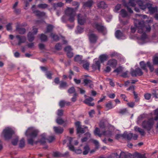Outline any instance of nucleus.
Listing matches in <instances>:
<instances>
[{
	"mask_svg": "<svg viewBox=\"0 0 158 158\" xmlns=\"http://www.w3.org/2000/svg\"><path fill=\"white\" fill-rule=\"evenodd\" d=\"M92 27L96 30L99 33H102L103 35H105L107 32L106 27L101 23L94 22L91 24Z\"/></svg>",
	"mask_w": 158,
	"mask_h": 158,
	"instance_id": "1",
	"label": "nucleus"
},
{
	"mask_svg": "<svg viewBox=\"0 0 158 158\" xmlns=\"http://www.w3.org/2000/svg\"><path fill=\"white\" fill-rule=\"evenodd\" d=\"M15 133L14 131L11 128L7 127L3 130L2 134L5 140H9Z\"/></svg>",
	"mask_w": 158,
	"mask_h": 158,
	"instance_id": "2",
	"label": "nucleus"
},
{
	"mask_svg": "<svg viewBox=\"0 0 158 158\" xmlns=\"http://www.w3.org/2000/svg\"><path fill=\"white\" fill-rule=\"evenodd\" d=\"M39 131L33 127L28 128L25 132V135L27 137L35 138L38 135Z\"/></svg>",
	"mask_w": 158,
	"mask_h": 158,
	"instance_id": "3",
	"label": "nucleus"
},
{
	"mask_svg": "<svg viewBox=\"0 0 158 158\" xmlns=\"http://www.w3.org/2000/svg\"><path fill=\"white\" fill-rule=\"evenodd\" d=\"M154 123L153 118H150L148 120L143 121L142 123V127L148 131H150L152 128Z\"/></svg>",
	"mask_w": 158,
	"mask_h": 158,
	"instance_id": "4",
	"label": "nucleus"
},
{
	"mask_svg": "<svg viewBox=\"0 0 158 158\" xmlns=\"http://www.w3.org/2000/svg\"><path fill=\"white\" fill-rule=\"evenodd\" d=\"M139 65L141 69L147 73L148 72V70L146 68V66H147L149 68L151 72H153L154 70L153 65L149 61H148L146 64H145L144 61H141L139 63Z\"/></svg>",
	"mask_w": 158,
	"mask_h": 158,
	"instance_id": "5",
	"label": "nucleus"
},
{
	"mask_svg": "<svg viewBox=\"0 0 158 158\" xmlns=\"http://www.w3.org/2000/svg\"><path fill=\"white\" fill-rule=\"evenodd\" d=\"M134 23V25L137 27L138 32L139 33H143L145 31V25L143 21H136Z\"/></svg>",
	"mask_w": 158,
	"mask_h": 158,
	"instance_id": "6",
	"label": "nucleus"
},
{
	"mask_svg": "<svg viewBox=\"0 0 158 158\" xmlns=\"http://www.w3.org/2000/svg\"><path fill=\"white\" fill-rule=\"evenodd\" d=\"M127 155L122 152L119 156H118L117 153H114L110 155L107 158H127Z\"/></svg>",
	"mask_w": 158,
	"mask_h": 158,
	"instance_id": "7",
	"label": "nucleus"
},
{
	"mask_svg": "<svg viewBox=\"0 0 158 158\" xmlns=\"http://www.w3.org/2000/svg\"><path fill=\"white\" fill-rule=\"evenodd\" d=\"M143 73L139 68H136L135 70H133L131 72V74L132 77H136L137 76H141Z\"/></svg>",
	"mask_w": 158,
	"mask_h": 158,
	"instance_id": "8",
	"label": "nucleus"
},
{
	"mask_svg": "<svg viewBox=\"0 0 158 158\" xmlns=\"http://www.w3.org/2000/svg\"><path fill=\"white\" fill-rule=\"evenodd\" d=\"M75 125L77 128V134H83L85 132L84 128L81 127V123L80 122L77 121L76 122Z\"/></svg>",
	"mask_w": 158,
	"mask_h": 158,
	"instance_id": "9",
	"label": "nucleus"
},
{
	"mask_svg": "<svg viewBox=\"0 0 158 158\" xmlns=\"http://www.w3.org/2000/svg\"><path fill=\"white\" fill-rule=\"evenodd\" d=\"M89 40L90 43L95 44L98 39V36L94 33H91L88 35Z\"/></svg>",
	"mask_w": 158,
	"mask_h": 158,
	"instance_id": "10",
	"label": "nucleus"
},
{
	"mask_svg": "<svg viewBox=\"0 0 158 158\" xmlns=\"http://www.w3.org/2000/svg\"><path fill=\"white\" fill-rule=\"evenodd\" d=\"M107 65H109L112 68H116L117 64V60L114 59H112L109 60L107 63Z\"/></svg>",
	"mask_w": 158,
	"mask_h": 158,
	"instance_id": "11",
	"label": "nucleus"
},
{
	"mask_svg": "<svg viewBox=\"0 0 158 158\" xmlns=\"http://www.w3.org/2000/svg\"><path fill=\"white\" fill-rule=\"evenodd\" d=\"M81 15V14L78 15V22L80 25H83L86 22V18L85 16Z\"/></svg>",
	"mask_w": 158,
	"mask_h": 158,
	"instance_id": "12",
	"label": "nucleus"
},
{
	"mask_svg": "<svg viewBox=\"0 0 158 158\" xmlns=\"http://www.w3.org/2000/svg\"><path fill=\"white\" fill-rule=\"evenodd\" d=\"M147 8L151 14H153L157 11V9L156 7H152V5L149 3H147Z\"/></svg>",
	"mask_w": 158,
	"mask_h": 158,
	"instance_id": "13",
	"label": "nucleus"
},
{
	"mask_svg": "<svg viewBox=\"0 0 158 158\" xmlns=\"http://www.w3.org/2000/svg\"><path fill=\"white\" fill-rule=\"evenodd\" d=\"M17 39L18 40V45H20L22 43H24L26 41V38L24 36H20L19 35H17L16 36Z\"/></svg>",
	"mask_w": 158,
	"mask_h": 158,
	"instance_id": "14",
	"label": "nucleus"
},
{
	"mask_svg": "<svg viewBox=\"0 0 158 158\" xmlns=\"http://www.w3.org/2000/svg\"><path fill=\"white\" fill-rule=\"evenodd\" d=\"M137 3L141 9L144 10L147 8V3L145 4L143 1L141 0L138 1Z\"/></svg>",
	"mask_w": 158,
	"mask_h": 158,
	"instance_id": "15",
	"label": "nucleus"
},
{
	"mask_svg": "<svg viewBox=\"0 0 158 158\" xmlns=\"http://www.w3.org/2000/svg\"><path fill=\"white\" fill-rule=\"evenodd\" d=\"M33 13L38 17H44L45 15L44 12L40 11L38 10H33Z\"/></svg>",
	"mask_w": 158,
	"mask_h": 158,
	"instance_id": "16",
	"label": "nucleus"
},
{
	"mask_svg": "<svg viewBox=\"0 0 158 158\" xmlns=\"http://www.w3.org/2000/svg\"><path fill=\"white\" fill-rule=\"evenodd\" d=\"M94 99L91 97H89L86 98L84 101V102L89 106H93L94 105V103H91L93 101Z\"/></svg>",
	"mask_w": 158,
	"mask_h": 158,
	"instance_id": "17",
	"label": "nucleus"
},
{
	"mask_svg": "<svg viewBox=\"0 0 158 158\" xmlns=\"http://www.w3.org/2000/svg\"><path fill=\"white\" fill-rule=\"evenodd\" d=\"M123 138L127 139L128 140H131L133 137V133H130L128 134L127 131H125L123 134Z\"/></svg>",
	"mask_w": 158,
	"mask_h": 158,
	"instance_id": "18",
	"label": "nucleus"
},
{
	"mask_svg": "<svg viewBox=\"0 0 158 158\" xmlns=\"http://www.w3.org/2000/svg\"><path fill=\"white\" fill-rule=\"evenodd\" d=\"M53 129L55 132L56 134H61L64 131L63 128L60 127H54Z\"/></svg>",
	"mask_w": 158,
	"mask_h": 158,
	"instance_id": "19",
	"label": "nucleus"
},
{
	"mask_svg": "<svg viewBox=\"0 0 158 158\" xmlns=\"http://www.w3.org/2000/svg\"><path fill=\"white\" fill-rule=\"evenodd\" d=\"M40 139L38 140V142L41 144H44L45 143L46 140V135L44 133L41 134L40 135Z\"/></svg>",
	"mask_w": 158,
	"mask_h": 158,
	"instance_id": "20",
	"label": "nucleus"
},
{
	"mask_svg": "<svg viewBox=\"0 0 158 158\" xmlns=\"http://www.w3.org/2000/svg\"><path fill=\"white\" fill-rule=\"evenodd\" d=\"M135 131L138 132L142 136H144L145 135V132L144 130L138 126H135L134 128Z\"/></svg>",
	"mask_w": 158,
	"mask_h": 158,
	"instance_id": "21",
	"label": "nucleus"
},
{
	"mask_svg": "<svg viewBox=\"0 0 158 158\" xmlns=\"http://www.w3.org/2000/svg\"><path fill=\"white\" fill-rule=\"evenodd\" d=\"M16 30L20 34H24L26 32L25 28L20 27V24L19 23L16 26Z\"/></svg>",
	"mask_w": 158,
	"mask_h": 158,
	"instance_id": "22",
	"label": "nucleus"
},
{
	"mask_svg": "<svg viewBox=\"0 0 158 158\" xmlns=\"http://www.w3.org/2000/svg\"><path fill=\"white\" fill-rule=\"evenodd\" d=\"M101 67L100 63L99 61H97L95 63L92 64V69L94 70H96L98 69L100 71Z\"/></svg>",
	"mask_w": 158,
	"mask_h": 158,
	"instance_id": "23",
	"label": "nucleus"
},
{
	"mask_svg": "<svg viewBox=\"0 0 158 158\" xmlns=\"http://www.w3.org/2000/svg\"><path fill=\"white\" fill-rule=\"evenodd\" d=\"M81 64H82L83 67L86 70H88L89 67V62L86 60H83L82 61L81 63Z\"/></svg>",
	"mask_w": 158,
	"mask_h": 158,
	"instance_id": "24",
	"label": "nucleus"
},
{
	"mask_svg": "<svg viewBox=\"0 0 158 158\" xmlns=\"http://www.w3.org/2000/svg\"><path fill=\"white\" fill-rule=\"evenodd\" d=\"M65 14L68 16L74 15V11L73 9L68 8L65 11Z\"/></svg>",
	"mask_w": 158,
	"mask_h": 158,
	"instance_id": "25",
	"label": "nucleus"
},
{
	"mask_svg": "<svg viewBox=\"0 0 158 158\" xmlns=\"http://www.w3.org/2000/svg\"><path fill=\"white\" fill-rule=\"evenodd\" d=\"M115 35L116 38L118 39H121L124 37L123 33L119 30H117L115 32Z\"/></svg>",
	"mask_w": 158,
	"mask_h": 158,
	"instance_id": "26",
	"label": "nucleus"
},
{
	"mask_svg": "<svg viewBox=\"0 0 158 158\" xmlns=\"http://www.w3.org/2000/svg\"><path fill=\"white\" fill-rule=\"evenodd\" d=\"M108 58V56L105 54L101 55L99 57V59L101 62L102 63L106 61Z\"/></svg>",
	"mask_w": 158,
	"mask_h": 158,
	"instance_id": "27",
	"label": "nucleus"
},
{
	"mask_svg": "<svg viewBox=\"0 0 158 158\" xmlns=\"http://www.w3.org/2000/svg\"><path fill=\"white\" fill-rule=\"evenodd\" d=\"M97 6L99 8L105 9L107 7V5L104 1H102L98 3Z\"/></svg>",
	"mask_w": 158,
	"mask_h": 158,
	"instance_id": "28",
	"label": "nucleus"
},
{
	"mask_svg": "<svg viewBox=\"0 0 158 158\" xmlns=\"http://www.w3.org/2000/svg\"><path fill=\"white\" fill-rule=\"evenodd\" d=\"M34 35L31 32H29L27 35V38L28 40L30 42L33 41L34 40Z\"/></svg>",
	"mask_w": 158,
	"mask_h": 158,
	"instance_id": "29",
	"label": "nucleus"
},
{
	"mask_svg": "<svg viewBox=\"0 0 158 158\" xmlns=\"http://www.w3.org/2000/svg\"><path fill=\"white\" fill-rule=\"evenodd\" d=\"M82 56H80L79 55H77L74 57V60L75 61L78 62L80 64H81L82 61L83 60H82Z\"/></svg>",
	"mask_w": 158,
	"mask_h": 158,
	"instance_id": "30",
	"label": "nucleus"
},
{
	"mask_svg": "<svg viewBox=\"0 0 158 158\" xmlns=\"http://www.w3.org/2000/svg\"><path fill=\"white\" fill-rule=\"evenodd\" d=\"M53 26L51 24H49L47 27V30L45 33L47 34L48 33H50L52 31L53 28Z\"/></svg>",
	"mask_w": 158,
	"mask_h": 158,
	"instance_id": "31",
	"label": "nucleus"
},
{
	"mask_svg": "<svg viewBox=\"0 0 158 158\" xmlns=\"http://www.w3.org/2000/svg\"><path fill=\"white\" fill-rule=\"evenodd\" d=\"M120 14L123 18H125L128 15L127 11L124 9H122L120 10Z\"/></svg>",
	"mask_w": 158,
	"mask_h": 158,
	"instance_id": "32",
	"label": "nucleus"
},
{
	"mask_svg": "<svg viewBox=\"0 0 158 158\" xmlns=\"http://www.w3.org/2000/svg\"><path fill=\"white\" fill-rule=\"evenodd\" d=\"M93 4V2L91 0L88 1L84 3V6L85 7H90Z\"/></svg>",
	"mask_w": 158,
	"mask_h": 158,
	"instance_id": "33",
	"label": "nucleus"
},
{
	"mask_svg": "<svg viewBox=\"0 0 158 158\" xmlns=\"http://www.w3.org/2000/svg\"><path fill=\"white\" fill-rule=\"evenodd\" d=\"M50 36L55 41H57L59 40V37L56 34H53L52 32L51 33Z\"/></svg>",
	"mask_w": 158,
	"mask_h": 158,
	"instance_id": "34",
	"label": "nucleus"
},
{
	"mask_svg": "<svg viewBox=\"0 0 158 158\" xmlns=\"http://www.w3.org/2000/svg\"><path fill=\"white\" fill-rule=\"evenodd\" d=\"M84 151L83 152L84 155H86L88 154L90 150V148L88 145H86L84 147Z\"/></svg>",
	"mask_w": 158,
	"mask_h": 158,
	"instance_id": "35",
	"label": "nucleus"
},
{
	"mask_svg": "<svg viewBox=\"0 0 158 158\" xmlns=\"http://www.w3.org/2000/svg\"><path fill=\"white\" fill-rule=\"evenodd\" d=\"M94 135H97L99 137H101V136L103 135V133H100V130L99 128L98 127H96L94 131Z\"/></svg>",
	"mask_w": 158,
	"mask_h": 158,
	"instance_id": "36",
	"label": "nucleus"
},
{
	"mask_svg": "<svg viewBox=\"0 0 158 158\" xmlns=\"http://www.w3.org/2000/svg\"><path fill=\"white\" fill-rule=\"evenodd\" d=\"M40 39L41 41L45 42L47 40L48 37L46 35L42 34L40 36Z\"/></svg>",
	"mask_w": 158,
	"mask_h": 158,
	"instance_id": "37",
	"label": "nucleus"
},
{
	"mask_svg": "<svg viewBox=\"0 0 158 158\" xmlns=\"http://www.w3.org/2000/svg\"><path fill=\"white\" fill-rule=\"evenodd\" d=\"M64 5V4L61 2H59L57 3H54L53 4V7L55 10L58 7H61Z\"/></svg>",
	"mask_w": 158,
	"mask_h": 158,
	"instance_id": "38",
	"label": "nucleus"
},
{
	"mask_svg": "<svg viewBox=\"0 0 158 158\" xmlns=\"http://www.w3.org/2000/svg\"><path fill=\"white\" fill-rule=\"evenodd\" d=\"M48 6V5L45 3L39 4L37 6L38 8L41 9H45L47 8Z\"/></svg>",
	"mask_w": 158,
	"mask_h": 158,
	"instance_id": "39",
	"label": "nucleus"
},
{
	"mask_svg": "<svg viewBox=\"0 0 158 158\" xmlns=\"http://www.w3.org/2000/svg\"><path fill=\"white\" fill-rule=\"evenodd\" d=\"M52 156L54 157H61L62 153L57 151L53 152L52 154Z\"/></svg>",
	"mask_w": 158,
	"mask_h": 158,
	"instance_id": "40",
	"label": "nucleus"
},
{
	"mask_svg": "<svg viewBox=\"0 0 158 158\" xmlns=\"http://www.w3.org/2000/svg\"><path fill=\"white\" fill-rule=\"evenodd\" d=\"M55 49L57 50H60L62 48V44L60 43L56 44L55 46Z\"/></svg>",
	"mask_w": 158,
	"mask_h": 158,
	"instance_id": "41",
	"label": "nucleus"
},
{
	"mask_svg": "<svg viewBox=\"0 0 158 158\" xmlns=\"http://www.w3.org/2000/svg\"><path fill=\"white\" fill-rule=\"evenodd\" d=\"M25 146V140L23 138H22L20 141L19 147L20 148H23Z\"/></svg>",
	"mask_w": 158,
	"mask_h": 158,
	"instance_id": "42",
	"label": "nucleus"
},
{
	"mask_svg": "<svg viewBox=\"0 0 158 158\" xmlns=\"http://www.w3.org/2000/svg\"><path fill=\"white\" fill-rule=\"evenodd\" d=\"M92 81L88 79H85L83 80V82L84 83L85 86H87L90 84Z\"/></svg>",
	"mask_w": 158,
	"mask_h": 158,
	"instance_id": "43",
	"label": "nucleus"
},
{
	"mask_svg": "<svg viewBox=\"0 0 158 158\" xmlns=\"http://www.w3.org/2000/svg\"><path fill=\"white\" fill-rule=\"evenodd\" d=\"M123 71V68L121 66H119L113 71L114 73H117L118 74Z\"/></svg>",
	"mask_w": 158,
	"mask_h": 158,
	"instance_id": "44",
	"label": "nucleus"
},
{
	"mask_svg": "<svg viewBox=\"0 0 158 158\" xmlns=\"http://www.w3.org/2000/svg\"><path fill=\"white\" fill-rule=\"evenodd\" d=\"M103 135L105 136H110L112 135V133L109 131H104L103 132Z\"/></svg>",
	"mask_w": 158,
	"mask_h": 158,
	"instance_id": "45",
	"label": "nucleus"
},
{
	"mask_svg": "<svg viewBox=\"0 0 158 158\" xmlns=\"http://www.w3.org/2000/svg\"><path fill=\"white\" fill-rule=\"evenodd\" d=\"M52 74L51 72L50 71H47L45 75L46 76V77L47 78L51 79L52 78Z\"/></svg>",
	"mask_w": 158,
	"mask_h": 158,
	"instance_id": "46",
	"label": "nucleus"
},
{
	"mask_svg": "<svg viewBox=\"0 0 158 158\" xmlns=\"http://www.w3.org/2000/svg\"><path fill=\"white\" fill-rule=\"evenodd\" d=\"M147 36L145 32H144L140 37L139 39L142 41L145 40L147 38Z\"/></svg>",
	"mask_w": 158,
	"mask_h": 158,
	"instance_id": "47",
	"label": "nucleus"
},
{
	"mask_svg": "<svg viewBox=\"0 0 158 158\" xmlns=\"http://www.w3.org/2000/svg\"><path fill=\"white\" fill-rule=\"evenodd\" d=\"M67 83L63 81H61L59 87L60 88H64L67 86Z\"/></svg>",
	"mask_w": 158,
	"mask_h": 158,
	"instance_id": "48",
	"label": "nucleus"
},
{
	"mask_svg": "<svg viewBox=\"0 0 158 158\" xmlns=\"http://www.w3.org/2000/svg\"><path fill=\"white\" fill-rule=\"evenodd\" d=\"M35 138H30L27 140V143L28 144H30L31 145H33L34 143V139Z\"/></svg>",
	"mask_w": 158,
	"mask_h": 158,
	"instance_id": "49",
	"label": "nucleus"
},
{
	"mask_svg": "<svg viewBox=\"0 0 158 158\" xmlns=\"http://www.w3.org/2000/svg\"><path fill=\"white\" fill-rule=\"evenodd\" d=\"M72 48L71 46H68L66 47L64 49V51L67 52L72 51Z\"/></svg>",
	"mask_w": 158,
	"mask_h": 158,
	"instance_id": "50",
	"label": "nucleus"
},
{
	"mask_svg": "<svg viewBox=\"0 0 158 158\" xmlns=\"http://www.w3.org/2000/svg\"><path fill=\"white\" fill-rule=\"evenodd\" d=\"M112 104L111 102H109L107 103L106 105V106L109 109H110L113 108Z\"/></svg>",
	"mask_w": 158,
	"mask_h": 158,
	"instance_id": "51",
	"label": "nucleus"
},
{
	"mask_svg": "<svg viewBox=\"0 0 158 158\" xmlns=\"http://www.w3.org/2000/svg\"><path fill=\"white\" fill-rule=\"evenodd\" d=\"M133 93L134 96V98L135 99V102H139L140 100V98L138 97V94H136L135 91H133Z\"/></svg>",
	"mask_w": 158,
	"mask_h": 158,
	"instance_id": "52",
	"label": "nucleus"
},
{
	"mask_svg": "<svg viewBox=\"0 0 158 158\" xmlns=\"http://www.w3.org/2000/svg\"><path fill=\"white\" fill-rule=\"evenodd\" d=\"M154 114L156 115V116L154 118V120L157 121L158 120V108L155 110Z\"/></svg>",
	"mask_w": 158,
	"mask_h": 158,
	"instance_id": "53",
	"label": "nucleus"
},
{
	"mask_svg": "<svg viewBox=\"0 0 158 158\" xmlns=\"http://www.w3.org/2000/svg\"><path fill=\"white\" fill-rule=\"evenodd\" d=\"M12 24L11 23H9L6 25V27L7 31H9L12 30V27L11 25Z\"/></svg>",
	"mask_w": 158,
	"mask_h": 158,
	"instance_id": "54",
	"label": "nucleus"
},
{
	"mask_svg": "<svg viewBox=\"0 0 158 158\" xmlns=\"http://www.w3.org/2000/svg\"><path fill=\"white\" fill-rule=\"evenodd\" d=\"M75 91V90L74 87H72L68 90V92L69 94H72L74 93Z\"/></svg>",
	"mask_w": 158,
	"mask_h": 158,
	"instance_id": "55",
	"label": "nucleus"
},
{
	"mask_svg": "<svg viewBox=\"0 0 158 158\" xmlns=\"http://www.w3.org/2000/svg\"><path fill=\"white\" fill-rule=\"evenodd\" d=\"M18 140L19 138L18 137H17L16 138L14 139L11 142L12 144L13 145H16L17 144Z\"/></svg>",
	"mask_w": 158,
	"mask_h": 158,
	"instance_id": "56",
	"label": "nucleus"
},
{
	"mask_svg": "<svg viewBox=\"0 0 158 158\" xmlns=\"http://www.w3.org/2000/svg\"><path fill=\"white\" fill-rule=\"evenodd\" d=\"M152 94L153 96V97H155L156 98H158V91L157 90H154L152 93Z\"/></svg>",
	"mask_w": 158,
	"mask_h": 158,
	"instance_id": "57",
	"label": "nucleus"
},
{
	"mask_svg": "<svg viewBox=\"0 0 158 158\" xmlns=\"http://www.w3.org/2000/svg\"><path fill=\"white\" fill-rule=\"evenodd\" d=\"M153 62L154 64L158 65V57H154L153 59Z\"/></svg>",
	"mask_w": 158,
	"mask_h": 158,
	"instance_id": "58",
	"label": "nucleus"
},
{
	"mask_svg": "<svg viewBox=\"0 0 158 158\" xmlns=\"http://www.w3.org/2000/svg\"><path fill=\"white\" fill-rule=\"evenodd\" d=\"M128 71H127L125 72H123L122 74L121 75V76L123 78H126L128 77Z\"/></svg>",
	"mask_w": 158,
	"mask_h": 158,
	"instance_id": "59",
	"label": "nucleus"
},
{
	"mask_svg": "<svg viewBox=\"0 0 158 158\" xmlns=\"http://www.w3.org/2000/svg\"><path fill=\"white\" fill-rule=\"evenodd\" d=\"M77 30L78 32L80 33H82L84 31L83 28L80 26H77Z\"/></svg>",
	"mask_w": 158,
	"mask_h": 158,
	"instance_id": "60",
	"label": "nucleus"
},
{
	"mask_svg": "<svg viewBox=\"0 0 158 158\" xmlns=\"http://www.w3.org/2000/svg\"><path fill=\"white\" fill-rule=\"evenodd\" d=\"M64 122V121L62 118H58L56 120V123L59 124H62Z\"/></svg>",
	"mask_w": 158,
	"mask_h": 158,
	"instance_id": "61",
	"label": "nucleus"
},
{
	"mask_svg": "<svg viewBox=\"0 0 158 158\" xmlns=\"http://www.w3.org/2000/svg\"><path fill=\"white\" fill-rule=\"evenodd\" d=\"M136 153H139L138 152H135L133 154H131V153H129L128 155H127L128 157V156L130 158H135L136 157L137 158V156H136Z\"/></svg>",
	"mask_w": 158,
	"mask_h": 158,
	"instance_id": "62",
	"label": "nucleus"
},
{
	"mask_svg": "<svg viewBox=\"0 0 158 158\" xmlns=\"http://www.w3.org/2000/svg\"><path fill=\"white\" fill-rule=\"evenodd\" d=\"M136 156H137V158H147L144 154H142L140 153H136Z\"/></svg>",
	"mask_w": 158,
	"mask_h": 158,
	"instance_id": "63",
	"label": "nucleus"
},
{
	"mask_svg": "<svg viewBox=\"0 0 158 158\" xmlns=\"http://www.w3.org/2000/svg\"><path fill=\"white\" fill-rule=\"evenodd\" d=\"M66 102L64 100H61L60 101L59 105L61 108L64 107L65 105Z\"/></svg>",
	"mask_w": 158,
	"mask_h": 158,
	"instance_id": "64",
	"label": "nucleus"
}]
</instances>
